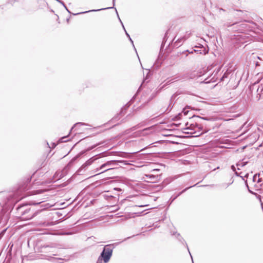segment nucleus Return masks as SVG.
I'll return each instance as SVG.
<instances>
[{
  "label": "nucleus",
  "instance_id": "nucleus-20",
  "mask_svg": "<svg viewBox=\"0 0 263 263\" xmlns=\"http://www.w3.org/2000/svg\"><path fill=\"white\" fill-rule=\"evenodd\" d=\"M174 235H175V236L180 240L181 241L182 240H183V239L182 238V237L180 236L179 233H177L176 232L175 233L173 234Z\"/></svg>",
  "mask_w": 263,
  "mask_h": 263
},
{
  "label": "nucleus",
  "instance_id": "nucleus-40",
  "mask_svg": "<svg viewBox=\"0 0 263 263\" xmlns=\"http://www.w3.org/2000/svg\"><path fill=\"white\" fill-rule=\"evenodd\" d=\"M42 201H40V202H36V203H35V202H33V203H32V204H34V205H35V204H40V203H42Z\"/></svg>",
  "mask_w": 263,
  "mask_h": 263
},
{
  "label": "nucleus",
  "instance_id": "nucleus-12",
  "mask_svg": "<svg viewBox=\"0 0 263 263\" xmlns=\"http://www.w3.org/2000/svg\"><path fill=\"white\" fill-rule=\"evenodd\" d=\"M197 184H195L193 185H191L189 187H186L185 189H184V190H183L181 192H180V193H179L175 197H171V199H172V201H174L175 199H176L178 197H179L180 195H181L182 194H183V193H184L185 191H186L188 189H190V188H192L194 186H195Z\"/></svg>",
  "mask_w": 263,
  "mask_h": 263
},
{
  "label": "nucleus",
  "instance_id": "nucleus-62",
  "mask_svg": "<svg viewBox=\"0 0 263 263\" xmlns=\"http://www.w3.org/2000/svg\"><path fill=\"white\" fill-rule=\"evenodd\" d=\"M123 109L122 108V111H121V113H122V112H123Z\"/></svg>",
  "mask_w": 263,
  "mask_h": 263
},
{
  "label": "nucleus",
  "instance_id": "nucleus-36",
  "mask_svg": "<svg viewBox=\"0 0 263 263\" xmlns=\"http://www.w3.org/2000/svg\"><path fill=\"white\" fill-rule=\"evenodd\" d=\"M182 116V113H181H181L179 114L178 115V116H176V117H175V118H176V120H178V119H179L180 118V116Z\"/></svg>",
  "mask_w": 263,
  "mask_h": 263
},
{
  "label": "nucleus",
  "instance_id": "nucleus-33",
  "mask_svg": "<svg viewBox=\"0 0 263 263\" xmlns=\"http://www.w3.org/2000/svg\"><path fill=\"white\" fill-rule=\"evenodd\" d=\"M67 138V136H65V137H62L60 141L61 142H66L67 140H65V139Z\"/></svg>",
  "mask_w": 263,
  "mask_h": 263
},
{
  "label": "nucleus",
  "instance_id": "nucleus-55",
  "mask_svg": "<svg viewBox=\"0 0 263 263\" xmlns=\"http://www.w3.org/2000/svg\"><path fill=\"white\" fill-rule=\"evenodd\" d=\"M158 171V170L154 169V170H153V171Z\"/></svg>",
  "mask_w": 263,
  "mask_h": 263
},
{
  "label": "nucleus",
  "instance_id": "nucleus-14",
  "mask_svg": "<svg viewBox=\"0 0 263 263\" xmlns=\"http://www.w3.org/2000/svg\"><path fill=\"white\" fill-rule=\"evenodd\" d=\"M82 125H87V124L83 122H78L74 124V125L71 127L70 133L72 131V130L76 128H77L78 126H82Z\"/></svg>",
  "mask_w": 263,
  "mask_h": 263
},
{
  "label": "nucleus",
  "instance_id": "nucleus-26",
  "mask_svg": "<svg viewBox=\"0 0 263 263\" xmlns=\"http://www.w3.org/2000/svg\"><path fill=\"white\" fill-rule=\"evenodd\" d=\"M97 145H98V144H95L92 146H90V147H89L86 151H89L91 149H92L93 148H95Z\"/></svg>",
  "mask_w": 263,
  "mask_h": 263
},
{
  "label": "nucleus",
  "instance_id": "nucleus-13",
  "mask_svg": "<svg viewBox=\"0 0 263 263\" xmlns=\"http://www.w3.org/2000/svg\"><path fill=\"white\" fill-rule=\"evenodd\" d=\"M176 79L175 78V77L172 79H171V80L167 81L166 83L163 85L160 88V90L162 89L164 87H165L166 86H167L168 85L171 84V83H173V82H176L177 81L176 80Z\"/></svg>",
  "mask_w": 263,
  "mask_h": 263
},
{
  "label": "nucleus",
  "instance_id": "nucleus-58",
  "mask_svg": "<svg viewBox=\"0 0 263 263\" xmlns=\"http://www.w3.org/2000/svg\"><path fill=\"white\" fill-rule=\"evenodd\" d=\"M246 185H247V187L249 189V186H248V185L247 184Z\"/></svg>",
  "mask_w": 263,
  "mask_h": 263
},
{
  "label": "nucleus",
  "instance_id": "nucleus-4",
  "mask_svg": "<svg viewBox=\"0 0 263 263\" xmlns=\"http://www.w3.org/2000/svg\"><path fill=\"white\" fill-rule=\"evenodd\" d=\"M256 24L252 21H244L239 23H233V26H239V32H245L251 30L253 27L255 26Z\"/></svg>",
  "mask_w": 263,
  "mask_h": 263
},
{
  "label": "nucleus",
  "instance_id": "nucleus-48",
  "mask_svg": "<svg viewBox=\"0 0 263 263\" xmlns=\"http://www.w3.org/2000/svg\"><path fill=\"white\" fill-rule=\"evenodd\" d=\"M129 105H127H127L125 106V109H126L127 107H129Z\"/></svg>",
  "mask_w": 263,
  "mask_h": 263
},
{
  "label": "nucleus",
  "instance_id": "nucleus-28",
  "mask_svg": "<svg viewBox=\"0 0 263 263\" xmlns=\"http://www.w3.org/2000/svg\"><path fill=\"white\" fill-rule=\"evenodd\" d=\"M19 190L20 191H25V190H27V185H25V184L23 185L22 187H20Z\"/></svg>",
  "mask_w": 263,
  "mask_h": 263
},
{
  "label": "nucleus",
  "instance_id": "nucleus-8",
  "mask_svg": "<svg viewBox=\"0 0 263 263\" xmlns=\"http://www.w3.org/2000/svg\"><path fill=\"white\" fill-rule=\"evenodd\" d=\"M260 85L257 89L258 100H263V76L259 81Z\"/></svg>",
  "mask_w": 263,
  "mask_h": 263
},
{
  "label": "nucleus",
  "instance_id": "nucleus-2",
  "mask_svg": "<svg viewBox=\"0 0 263 263\" xmlns=\"http://www.w3.org/2000/svg\"><path fill=\"white\" fill-rule=\"evenodd\" d=\"M120 164H122L123 165H126L128 164L126 162V161L124 160H111L108 161L106 163L102 164L100 167H98L96 168V171L95 172H97L100 170L105 168L100 173L97 174L99 175L100 174L103 173L104 172L112 170L115 167L117 166H120Z\"/></svg>",
  "mask_w": 263,
  "mask_h": 263
},
{
  "label": "nucleus",
  "instance_id": "nucleus-63",
  "mask_svg": "<svg viewBox=\"0 0 263 263\" xmlns=\"http://www.w3.org/2000/svg\"><path fill=\"white\" fill-rule=\"evenodd\" d=\"M109 196H110V197H113V196H112L111 195H109Z\"/></svg>",
  "mask_w": 263,
  "mask_h": 263
},
{
  "label": "nucleus",
  "instance_id": "nucleus-6",
  "mask_svg": "<svg viewBox=\"0 0 263 263\" xmlns=\"http://www.w3.org/2000/svg\"><path fill=\"white\" fill-rule=\"evenodd\" d=\"M204 124L201 123L200 124H197L196 123L195 124H191L189 127H187L186 129H190L192 130H195L196 128H198L199 129V131H201V133L199 135H201L203 133H205L208 132L210 128L205 127V129H203V125Z\"/></svg>",
  "mask_w": 263,
  "mask_h": 263
},
{
  "label": "nucleus",
  "instance_id": "nucleus-22",
  "mask_svg": "<svg viewBox=\"0 0 263 263\" xmlns=\"http://www.w3.org/2000/svg\"><path fill=\"white\" fill-rule=\"evenodd\" d=\"M231 169H232V170L233 171L235 172V175H236L237 176H239V174H238L237 172H236V168H235V166H234V165H232L231 166Z\"/></svg>",
  "mask_w": 263,
  "mask_h": 263
},
{
  "label": "nucleus",
  "instance_id": "nucleus-37",
  "mask_svg": "<svg viewBox=\"0 0 263 263\" xmlns=\"http://www.w3.org/2000/svg\"><path fill=\"white\" fill-rule=\"evenodd\" d=\"M257 176H259V174H255V175L253 176V180H254V181H255V179H256V177H257Z\"/></svg>",
  "mask_w": 263,
  "mask_h": 263
},
{
  "label": "nucleus",
  "instance_id": "nucleus-7",
  "mask_svg": "<svg viewBox=\"0 0 263 263\" xmlns=\"http://www.w3.org/2000/svg\"><path fill=\"white\" fill-rule=\"evenodd\" d=\"M86 151H82L81 152L80 154H79L78 155H77L76 156H75L74 157H73L71 160V161L69 162V163L68 164V165H67V166H66L65 167V168L63 170V172H56L55 175H54V176H57V177H58V178H56L57 179L59 180L62 178H63L64 176V172L66 170L67 167H68L71 163H72L73 162H74V161H76L77 160V158H78L81 155L84 154L85 153Z\"/></svg>",
  "mask_w": 263,
  "mask_h": 263
},
{
  "label": "nucleus",
  "instance_id": "nucleus-53",
  "mask_svg": "<svg viewBox=\"0 0 263 263\" xmlns=\"http://www.w3.org/2000/svg\"><path fill=\"white\" fill-rule=\"evenodd\" d=\"M220 11H224V10L223 9L220 8Z\"/></svg>",
  "mask_w": 263,
  "mask_h": 263
},
{
  "label": "nucleus",
  "instance_id": "nucleus-16",
  "mask_svg": "<svg viewBox=\"0 0 263 263\" xmlns=\"http://www.w3.org/2000/svg\"><path fill=\"white\" fill-rule=\"evenodd\" d=\"M151 127L146 128L142 130H140L139 132L141 135L144 136L147 134V131Z\"/></svg>",
  "mask_w": 263,
  "mask_h": 263
},
{
  "label": "nucleus",
  "instance_id": "nucleus-52",
  "mask_svg": "<svg viewBox=\"0 0 263 263\" xmlns=\"http://www.w3.org/2000/svg\"><path fill=\"white\" fill-rule=\"evenodd\" d=\"M203 123L204 124V123ZM204 125H205V126H206V125H207V124H206V123H204V124L203 125V126H204ZM209 125H210L209 124H208V126H209Z\"/></svg>",
  "mask_w": 263,
  "mask_h": 263
},
{
  "label": "nucleus",
  "instance_id": "nucleus-1",
  "mask_svg": "<svg viewBox=\"0 0 263 263\" xmlns=\"http://www.w3.org/2000/svg\"><path fill=\"white\" fill-rule=\"evenodd\" d=\"M17 217H20L22 220H30L36 216V213L31 214L27 216L26 214L31 212V208L27 204H22L18 205L16 208Z\"/></svg>",
  "mask_w": 263,
  "mask_h": 263
},
{
  "label": "nucleus",
  "instance_id": "nucleus-47",
  "mask_svg": "<svg viewBox=\"0 0 263 263\" xmlns=\"http://www.w3.org/2000/svg\"><path fill=\"white\" fill-rule=\"evenodd\" d=\"M118 116H119V115H117L116 117H115L113 119V120H116V119H117L118 118Z\"/></svg>",
  "mask_w": 263,
  "mask_h": 263
},
{
  "label": "nucleus",
  "instance_id": "nucleus-34",
  "mask_svg": "<svg viewBox=\"0 0 263 263\" xmlns=\"http://www.w3.org/2000/svg\"><path fill=\"white\" fill-rule=\"evenodd\" d=\"M233 25V24H230V23H227L224 24V26H227V27H232Z\"/></svg>",
  "mask_w": 263,
  "mask_h": 263
},
{
  "label": "nucleus",
  "instance_id": "nucleus-64",
  "mask_svg": "<svg viewBox=\"0 0 263 263\" xmlns=\"http://www.w3.org/2000/svg\"><path fill=\"white\" fill-rule=\"evenodd\" d=\"M262 208V211H263V206H262V208Z\"/></svg>",
  "mask_w": 263,
  "mask_h": 263
},
{
  "label": "nucleus",
  "instance_id": "nucleus-23",
  "mask_svg": "<svg viewBox=\"0 0 263 263\" xmlns=\"http://www.w3.org/2000/svg\"><path fill=\"white\" fill-rule=\"evenodd\" d=\"M196 117L199 118V119L203 120H206V121H209V122H212V121L211 119H208L207 118H202V117H200L199 116H197Z\"/></svg>",
  "mask_w": 263,
  "mask_h": 263
},
{
  "label": "nucleus",
  "instance_id": "nucleus-18",
  "mask_svg": "<svg viewBox=\"0 0 263 263\" xmlns=\"http://www.w3.org/2000/svg\"><path fill=\"white\" fill-rule=\"evenodd\" d=\"M247 163H248L247 161L245 162V161H243V160H242L241 162H239L238 163H237L236 165L237 166L243 167V166H245Z\"/></svg>",
  "mask_w": 263,
  "mask_h": 263
},
{
  "label": "nucleus",
  "instance_id": "nucleus-51",
  "mask_svg": "<svg viewBox=\"0 0 263 263\" xmlns=\"http://www.w3.org/2000/svg\"><path fill=\"white\" fill-rule=\"evenodd\" d=\"M211 186L212 185H201V186Z\"/></svg>",
  "mask_w": 263,
  "mask_h": 263
},
{
  "label": "nucleus",
  "instance_id": "nucleus-21",
  "mask_svg": "<svg viewBox=\"0 0 263 263\" xmlns=\"http://www.w3.org/2000/svg\"><path fill=\"white\" fill-rule=\"evenodd\" d=\"M34 213H36V215H37L38 214V213H39V212L38 211H34L33 210H31V209L30 213H29L28 214H26V215H27V216H28L29 215H31V214H34Z\"/></svg>",
  "mask_w": 263,
  "mask_h": 263
},
{
  "label": "nucleus",
  "instance_id": "nucleus-10",
  "mask_svg": "<svg viewBox=\"0 0 263 263\" xmlns=\"http://www.w3.org/2000/svg\"><path fill=\"white\" fill-rule=\"evenodd\" d=\"M175 78H176V80L177 81L179 80H186L190 79V77H189L188 73H184L176 76Z\"/></svg>",
  "mask_w": 263,
  "mask_h": 263
},
{
  "label": "nucleus",
  "instance_id": "nucleus-15",
  "mask_svg": "<svg viewBox=\"0 0 263 263\" xmlns=\"http://www.w3.org/2000/svg\"><path fill=\"white\" fill-rule=\"evenodd\" d=\"M113 8H114V7H107V8H105L99 9H97V10H95V9L91 10L85 11V12L79 13L77 14L84 13H87V12H89L99 11H101V10H105V9H112Z\"/></svg>",
  "mask_w": 263,
  "mask_h": 263
},
{
  "label": "nucleus",
  "instance_id": "nucleus-17",
  "mask_svg": "<svg viewBox=\"0 0 263 263\" xmlns=\"http://www.w3.org/2000/svg\"><path fill=\"white\" fill-rule=\"evenodd\" d=\"M230 72L228 71V70L225 72L222 77L220 78V81H223L225 78H227L228 77Z\"/></svg>",
  "mask_w": 263,
  "mask_h": 263
},
{
  "label": "nucleus",
  "instance_id": "nucleus-9",
  "mask_svg": "<svg viewBox=\"0 0 263 263\" xmlns=\"http://www.w3.org/2000/svg\"><path fill=\"white\" fill-rule=\"evenodd\" d=\"M186 51L189 52V53H193V52H196L197 54H205L208 53V51L205 50V49L203 47H200V49H193L192 51L187 50Z\"/></svg>",
  "mask_w": 263,
  "mask_h": 263
},
{
  "label": "nucleus",
  "instance_id": "nucleus-39",
  "mask_svg": "<svg viewBox=\"0 0 263 263\" xmlns=\"http://www.w3.org/2000/svg\"><path fill=\"white\" fill-rule=\"evenodd\" d=\"M259 201L260 202V204H261V208H262V206H263V202L261 201V198H260V196H259Z\"/></svg>",
  "mask_w": 263,
  "mask_h": 263
},
{
  "label": "nucleus",
  "instance_id": "nucleus-50",
  "mask_svg": "<svg viewBox=\"0 0 263 263\" xmlns=\"http://www.w3.org/2000/svg\"><path fill=\"white\" fill-rule=\"evenodd\" d=\"M237 11L243 12V11L242 10H237Z\"/></svg>",
  "mask_w": 263,
  "mask_h": 263
},
{
  "label": "nucleus",
  "instance_id": "nucleus-25",
  "mask_svg": "<svg viewBox=\"0 0 263 263\" xmlns=\"http://www.w3.org/2000/svg\"><path fill=\"white\" fill-rule=\"evenodd\" d=\"M146 176H147V177H149V178L150 179H155V178H157V176H155V175H152V174H151V175H146Z\"/></svg>",
  "mask_w": 263,
  "mask_h": 263
},
{
  "label": "nucleus",
  "instance_id": "nucleus-19",
  "mask_svg": "<svg viewBox=\"0 0 263 263\" xmlns=\"http://www.w3.org/2000/svg\"><path fill=\"white\" fill-rule=\"evenodd\" d=\"M116 13H117V15H118V18H119V20H120V21L121 23L122 24V27H123V29H124V31H125V34H126V35H127V36L129 38V37H130V35H129V34L126 32V30H125V28H124V25H123V24L122 22H121V20H120V17H119V15H118V12H117V10H116Z\"/></svg>",
  "mask_w": 263,
  "mask_h": 263
},
{
  "label": "nucleus",
  "instance_id": "nucleus-44",
  "mask_svg": "<svg viewBox=\"0 0 263 263\" xmlns=\"http://www.w3.org/2000/svg\"><path fill=\"white\" fill-rule=\"evenodd\" d=\"M135 236V235H133V236H132V237H134ZM130 238H131V237H127V238H125V239H124V240H127V239H129Z\"/></svg>",
  "mask_w": 263,
  "mask_h": 263
},
{
  "label": "nucleus",
  "instance_id": "nucleus-56",
  "mask_svg": "<svg viewBox=\"0 0 263 263\" xmlns=\"http://www.w3.org/2000/svg\"><path fill=\"white\" fill-rule=\"evenodd\" d=\"M255 85H256V83H254L253 86H254Z\"/></svg>",
  "mask_w": 263,
  "mask_h": 263
},
{
  "label": "nucleus",
  "instance_id": "nucleus-41",
  "mask_svg": "<svg viewBox=\"0 0 263 263\" xmlns=\"http://www.w3.org/2000/svg\"><path fill=\"white\" fill-rule=\"evenodd\" d=\"M183 114H184V115H186L187 112H188V111H185V110H183V112H182Z\"/></svg>",
  "mask_w": 263,
  "mask_h": 263
},
{
  "label": "nucleus",
  "instance_id": "nucleus-61",
  "mask_svg": "<svg viewBox=\"0 0 263 263\" xmlns=\"http://www.w3.org/2000/svg\"><path fill=\"white\" fill-rule=\"evenodd\" d=\"M190 255L191 256V257H192V254H190Z\"/></svg>",
  "mask_w": 263,
  "mask_h": 263
},
{
  "label": "nucleus",
  "instance_id": "nucleus-27",
  "mask_svg": "<svg viewBox=\"0 0 263 263\" xmlns=\"http://www.w3.org/2000/svg\"><path fill=\"white\" fill-rule=\"evenodd\" d=\"M172 105L171 104V103H170V105H168V107H167V108L166 109V110L165 111V112H170L173 107V106H172L171 107V106Z\"/></svg>",
  "mask_w": 263,
  "mask_h": 263
},
{
  "label": "nucleus",
  "instance_id": "nucleus-11",
  "mask_svg": "<svg viewBox=\"0 0 263 263\" xmlns=\"http://www.w3.org/2000/svg\"><path fill=\"white\" fill-rule=\"evenodd\" d=\"M187 37L185 36L178 39L175 43L174 46L175 47H179L182 45L183 42L187 39Z\"/></svg>",
  "mask_w": 263,
  "mask_h": 263
},
{
  "label": "nucleus",
  "instance_id": "nucleus-43",
  "mask_svg": "<svg viewBox=\"0 0 263 263\" xmlns=\"http://www.w3.org/2000/svg\"><path fill=\"white\" fill-rule=\"evenodd\" d=\"M129 40L131 42V43H132L133 45L134 46L133 41L132 40V39L130 38V37H129Z\"/></svg>",
  "mask_w": 263,
  "mask_h": 263
},
{
  "label": "nucleus",
  "instance_id": "nucleus-31",
  "mask_svg": "<svg viewBox=\"0 0 263 263\" xmlns=\"http://www.w3.org/2000/svg\"><path fill=\"white\" fill-rule=\"evenodd\" d=\"M167 34V32H166V33H165V36H164V39H163V41L162 43V45H161V48H163L164 44V40H165V39H166V37Z\"/></svg>",
  "mask_w": 263,
  "mask_h": 263
},
{
  "label": "nucleus",
  "instance_id": "nucleus-42",
  "mask_svg": "<svg viewBox=\"0 0 263 263\" xmlns=\"http://www.w3.org/2000/svg\"><path fill=\"white\" fill-rule=\"evenodd\" d=\"M137 127L136 126H134V127H133L131 128V130H132V131L134 130L135 129H136L137 128V127Z\"/></svg>",
  "mask_w": 263,
  "mask_h": 263
},
{
  "label": "nucleus",
  "instance_id": "nucleus-3",
  "mask_svg": "<svg viewBox=\"0 0 263 263\" xmlns=\"http://www.w3.org/2000/svg\"><path fill=\"white\" fill-rule=\"evenodd\" d=\"M114 246L113 244L105 245L100 255V257L104 260V263H108L112 255Z\"/></svg>",
  "mask_w": 263,
  "mask_h": 263
},
{
  "label": "nucleus",
  "instance_id": "nucleus-59",
  "mask_svg": "<svg viewBox=\"0 0 263 263\" xmlns=\"http://www.w3.org/2000/svg\"><path fill=\"white\" fill-rule=\"evenodd\" d=\"M190 255L191 256V257H192V254H190Z\"/></svg>",
  "mask_w": 263,
  "mask_h": 263
},
{
  "label": "nucleus",
  "instance_id": "nucleus-60",
  "mask_svg": "<svg viewBox=\"0 0 263 263\" xmlns=\"http://www.w3.org/2000/svg\"><path fill=\"white\" fill-rule=\"evenodd\" d=\"M190 255L191 256V257H192V254H190Z\"/></svg>",
  "mask_w": 263,
  "mask_h": 263
},
{
  "label": "nucleus",
  "instance_id": "nucleus-29",
  "mask_svg": "<svg viewBox=\"0 0 263 263\" xmlns=\"http://www.w3.org/2000/svg\"><path fill=\"white\" fill-rule=\"evenodd\" d=\"M233 182V181L231 183H223L221 185L226 188L228 187L230 184H231Z\"/></svg>",
  "mask_w": 263,
  "mask_h": 263
},
{
  "label": "nucleus",
  "instance_id": "nucleus-5",
  "mask_svg": "<svg viewBox=\"0 0 263 263\" xmlns=\"http://www.w3.org/2000/svg\"><path fill=\"white\" fill-rule=\"evenodd\" d=\"M98 155H96L90 159H89L87 161H86L77 171V173L79 175H81V172H85L87 170L89 166H90L95 161H96L98 158Z\"/></svg>",
  "mask_w": 263,
  "mask_h": 263
},
{
  "label": "nucleus",
  "instance_id": "nucleus-32",
  "mask_svg": "<svg viewBox=\"0 0 263 263\" xmlns=\"http://www.w3.org/2000/svg\"><path fill=\"white\" fill-rule=\"evenodd\" d=\"M232 29L235 31H238L239 32V30H238L239 26H232Z\"/></svg>",
  "mask_w": 263,
  "mask_h": 263
},
{
  "label": "nucleus",
  "instance_id": "nucleus-30",
  "mask_svg": "<svg viewBox=\"0 0 263 263\" xmlns=\"http://www.w3.org/2000/svg\"><path fill=\"white\" fill-rule=\"evenodd\" d=\"M177 95H178L177 93L173 94L171 97V101H172L173 100H175L176 99V97L177 96Z\"/></svg>",
  "mask_w": 263,
  "mask_h": 263
},
{
  "label": "nucleus",
  "instance_id": "nucleus-35",
  "mask_svg": "<svg viewBox=\"0 0 263 263\" xmlns=\"http://www.w3.org/2000/svg\"><path fill=\"white\" fill-rule=\"evenodd\" d=\"M56 1H57V2H59V3L62 4L63 6H65V4L64 3V2L62 1H61V0H56Z\"/></svg>",
  "mask_w": 263,
  "mask_h": 263
},
{
  "label": "nucleus",
  "instance_id": "nucleus-54",
  "mask_svg": "<svg viewBox=\"0 0 263 263\" xmlns=\"http://www.w3.org/2000/svg\"><path fill=\"white\" fill-rule=\"evenodd\" d=\"M249 191L250 193H253V192H252V191H251V190H250L249 189Z\"/></svg>",
  "mask_w": 263,
  "mask_h": 263
},
{
  "label": "nucleus",
  "instance_id": "nucleus-24",
  "mask_svg": "<svg viewBox=\"0 0 263 263\" xmlns=\"http://www.w3.org/2000/svg\"><path fill=\"white\" fill-rule=\"evenodd\" d=\"M104 262V260L101 258L100 256L98 258L96 263H103Z\"/></svg>",
  "mask_w": 263,
  "mask_h": 263
},
{
  "label": "nucleus",
  "instance_id": "nucleus-45",
  "mask_svg": "<svg viewBox=\"0 0 263 263\" xmlns=\"http://www.w3.org/2000/svg\"><path fill=\"white\" fill-rule=\"evenodd\" d=\"M64 7L65 8V9L69 12L70 13V11L68 10V9H67V7L66 6V5H65V6H64Z\"/></svg>",
  "mask_w": 263,
  "mask_h": 263
},
{
  "label": "nucleus",
  "instance_id": "nucleus-38",
  "mask_svg": "<svg viewBox=\"0 0 263 263\" xmlns=\"http://www.w3.org/2000/svg\"><path fill=\"white\" fill-rule=\"evenodd\" d=\"M114 191H121V189L120 188L116 187L113 189Z\"/></svg>",
  "mask_w": 263,
  "mask_h": 263
},
{
  "label": "nucleus",
  "instance_id": "nucleus-57",
  "mask_svg": "<svg viewBox=\"0 0 263 263\" xmlns=\"http://www.w3.org/2000/svg\"><path fill=\"white\" fill-rule=\"evenodd\" d=\"M209 81H206V82H205V83H209Z\"/></svg>",
  "mask_w": 263,
  "mask_h": 263
},
{
  "label": "nucleus",
  "instance_id": "nucleus-46",
  "mask_svg": "<svg viewBox=\"0 0 263 263\" xmlns=\"http://www.w3.org/2000/svg\"><path fill=\"white\" fill-rule=\"evenodd\" d=\"M261 182V180L260 178H258V180H257V182L258 183H259V182Z\"/></svg>",
  "mask_w": 263,
  "mask_h": 263
},
{
  "label": "nucleus",
  "instance_id": "nucleus-49",
  "mask_svg": "<svg viewBox=\"0 0 263 263\" xmlns=\"http://www.w3.org/2000/svg\"><path fill=\"white\" fill-rule=\"evenodd\" d=\"M113 6L115 5V0H112Z\"/></svg>",
  "mask_w": 263,
  "mask_h": 263
}]
</instances>
